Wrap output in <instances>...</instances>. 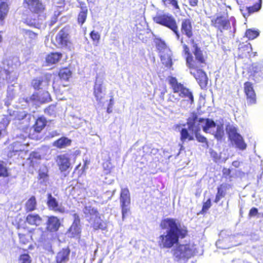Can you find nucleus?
Segmentation results:
<instances>
[{"mask_svg":"<svg viewBox=\"0 0 263 263\" xmlns=\"http://www.w3.org/2000/svg\"><path fill=\"white\" fill-rule=\"evenodd\" d=\"M259 35V31L258 30L248 29L245 32V36L249 40H252L258 37Z\"/></svg>","mask_w":263,"mask_h":263,"instance_id":"7c9ffc66","label":"nucleus"},{"mask_svg":"<svg viewBox=\"0 0 263 263\" xmlns=\"http://www.w3.org/2000/svg\"><path fill=\"white\" fill-rule=\"evenodd\" d=\"M98 211L97 210H94V213L95 214H98Z\"/></svg>","mask_w":263,"mask_h":263,"instance_id":"e2e57ef3","label":"nucleus"},{"mask_svg":"<svg viewBox=\"0 0 263 263\" xmlns=\"http://www.w3.org/2000/svg\"><path fill=\"white\" fill-rule=\"evenodd\" d=\"M198 1H190L191 5L194 6L197 5Z\"/></svg>","mask_w":263,"mask_h":263,"instance_id":"052dcab7","label":"nucleus"},{"mask_svg":"<svg viewBox=\"0 0 263 263\" xmlns=\"http://www.w3.org/2000/svg\"><path fill=\"white\" fill-rule=\"evenodd\" d=\"M8 149L7 156L9 158H12L13 156L18 155V153L22 151L21 149L15 148V145L13 144L10 145Z\"/></svg>","mask_w":263,"mask_h":263,"instance_id":"c9c22d12","label":"nucleus"},{"mask_svg":"<svg viewBox=\"0 0 263 263\" xmlns=\"http://www.w3.org/2000/svg\"><path fill=\"white\" fill-rule=\"evenodd\" d=\"M191 18H186L181 21L180 31L182 35L188 39H191L190 43L192 45L193 50L192 51L195 58L190 52L189 47L184 43L183 39H181V43L183 44V49L186 55V64L190 70V73L195 78L200 86L201 89L206 88L208 78L204 71L201 69L203 65L206 64V59L203 52L194 39L193 36V27Z\"/></svg>","mask_w":263,"mask_h":263,"instance_id":"f03ea898","label":"nucleus"},{"mask_svg":"<svg viewBox=\"0 0 263 263\" xmlns=\"http://www.w3.org/2000/svg\"><path fill=\"white\" fill-rule=\"evenodd\" d=\"M53 44L57 47L70 50L73 45L70 29L65 26L56 34Z\"/></svg>","mask_w":263,"mask_h":263,"instance_id":"20e7f679","label":"nucleus"},{"mask_svg":"<svg viewBox=\"0 0 263 263\" xmlns=\"http://www.w3.org/2000/svg\"><path fill=\"white\" fill-rule=\"evenodd\" d=\"M43 219L41 216L36 213H30L28 214L25 218V222L28 224L32 226L38 227L41 224Z\"/></svg>","mask_w":263,"mask_h":263,"instance_id":"5701e85b","label":"nucleus"},{"mask_svg":"<svg viewBox=\"0 0 263 263\" xmlns=\"http://www.w3.org/2000/svg\"><path fill=\"white\" fill-rule=\"evenodd\" d=\"M113 104H114V99H113V98H110L109 99V103L107 107L106 111L107 112V113L110 114L111 112H112V107Z\"/></svg>","mask_w":263,"mask_h":263,"instance_id":"5fc2aeb1","label":"nucleus"},{"mask_svg":"<svg viewBox=\"0 0 263 263\" xmlns=\"http://www.w3.org/2000/svg\"><path fill=\"white\" fill-rule=\"evenodd\" d=\"M224 135V130L222 126L218 125L214 135L215 138L218 140H221Z\"/></svg>","mask_w":263,"mask_h":263,"instance_id":"ea45409f","label":"nucleus"},{"mask_svg":"<svg viewBox=\"0 0 263 263\" xmlns=\"http://www.w3.org/2000/svg\"><path fill=\"white\" fill-rule=\"evenodd\" d=\"M80 8L81 10L78 15L77 22L79 24L82 26L85 22L87 18L88 6L84 2H81L80 3Z\"/></svg>","mask_w":263,"mask_h":263,"instance_id":"4be33fe9","label":"nucleus"},{"mask_svg":"<svg viewBox=\"0 0 263 263\" xmlns=\"http://www.w3.org/2000/svg\"><path fill=\"white\" fill-rule=\"evenodd\" d=\"M219 6L221 9L222 8H226V10H227V8H229L230 9H231L230 6L226 5L224 3H222L221 4H219Z\"/></svg>","mask_w":263,"mask_h":263,"instance_id":"bf43d9fd","label":"nucleus"},{"mask_svg":"<svg viewBox=\"0 0 263 263\" xmlns=\"http://www.w3.org/2000/svg\"><path fill=\"white\" fill-rule=\"evenodd\" d=\"M180 140L182 142L185 141L186 140L192 141L194 140L193 136L190 135L186 128H182L180 131Z\"/></svg>","mask_w":263,"mask_h":263,"instance_id":"473e14b6","label":"nucleus"},{"mask_svg":"<svg viewBox=\"0 0 263 263\" xmlns=\"http://www.w3.org/2000/svg\"><path fill=\"white\" fill-rule=\"evenodd\" d=\"M87 161H85L84 163V165L83 166L81 167V169L79 168L81 166V163L77 165L73 171V173H77L79 176L82 175L83 174H84L85 172L86 169L87 168Z\"/></svg>","mask_w":263,"mask_h":263,"instance_id":"a19ab883","label":"nucleus"},{"mask_svg":"<svg viewBox=\"0 0 263 263\" xmlns=\"http://www.w3.org/2000/svg\"><path fill=\"white\" fill-rule=\"evenodd\" d=\"M223 175L224 177L227 178L228 176H230L231 173V170L230 168H223L222 170Z\"/></svg>","mask_w":263,"mask_h":263,"instance_id":"4d7b16f0","label":"nucleus"},{"mask_svg":"<svg viewBox=\"0 0 263 263\" xmlns=\"http://www.w3.org/2000/svg\"><path fill=\"white\" fill-rule=\"evenodd\" d=\"M62 223L60 219L56 216L50 215L47 217L46 222V230L50 233H56L59 230Z\"/></svg>","mask_w":263,"mask_h":263,"instance_id":"4468645a","label":"nucleus"},{"mask_svg":"<svg viewBox=\"0 0 263 263\" xmlns=\"http://www.w3.org/2000/svg\"><path fill=\"white\" fill-rule=\"evenodd\" d=\"M24 7L33 13L40 14L45 10V5L42 1H24Z\"/></svg>","mask_w":263,"mask_h":263,"instance_id":"f8f14e48","label":"nucleus"},{"mask_svg":"<svg viewBox=\"0 0 263 263\" xmlns=\"http://www.w3.org/2000/svg\"><path fill=\"white\" fill-rule=\"evenodd\" d=\"M231 187V185L229 184L222 183L217 188V193L216 194L214 202L218 203L221 198L225 197L227 194V191Z\"/></svg>","mask_w":263,"mask_h":263,"instance_id":"b1692460","label":"nucleus"},{"mask_svg":"<svg viewBox=\"0 0 263 263\" xmlns=\"http://www.w3.org/2000/svg\"><path fill=\"white\" fill-rule=\"evenodd\" d=\"M70 249L68 247L62 248L57 254L55 263H67L69 260Z\"/></svg>","mask_w":263,"mask_h":263,"instance_id":"aec40b11","label":"nucleus"},{"mask_svg":"<svg viewBox=\"0 0 263 263\" xmlns=\"http://www.w3.org/2000/svg\"><path fill=\"white\" fill-rule=\"evenodd\" d=\"M25 210L29 213L35 211L37 209V200L34 196H31L25 203Z\"/></svg>","mask_w":263,"mask_h":263,"instance_id":"cd10ccee","label":"nucleus"},{"mask_svg":"<svg viewBox=\"0 0 263 263\" xmlns=\"http://www.w3.org/2000/svg\"><path fill=\"white\" fill-rule=\"evenodd\" d=\"M199 130V129H196L195 131V135L197 140L199 142L207 143L208 141L206 138L204 136L200 135L198 132Z\"/></svg>","mask_w":263,"mask_h":263,"instance_id":"de8ad7c7","label":"nucleus"},{"mask_svg":"<svg viewBox=\"0 0 263 263\" xmlns=\"http://www.w3.org/2000/svg\"><path fill=\"white\" fill-rule=\"evenodd\" d=\"M63 57V54L60 52H51L45 57V63L47 66H51L58 63Z\"/></svg>","mask_w":263,"mask_h":263,"instance_id":"412c9836","label":"nucleus"},{"mask_svg":"<svg viewBox=\"0 0 263 263\" xmlns=\"http://www.w3.org/2000/svg\"><path fill=\"white\" fill-rule=\"evenodd\" d=\"M156 46L158 50H161L166 48V44L164 41H161V40H158L156 43Z\"/></svg>","mask_w":263,"mask_h":263,"instance_id":"603ef678","label":"nucleus"},{"mask_svg":"<svg viewBox=\"0 0 263 263\" xmlns=\"http://www.w3.org/2000/svg\"><path fill=\"white\" fill-rule=\"evenodd\" d=\"M73 217L74 218L73 221L68 229V232L71 234V237H74L80 236L81 233V220L78 214H74Z\"/></svg>","mask_w":263,"mask_h":263,"instance_id":"a211bd4d","label":"nucleus"},{"mask_svg":"<svg viewBox=\"0 0 263 263\" xmlns=\"http://www.w3.org/2000/svg\"><path fill=\"white\" fill-rule=\"evenodd\" d=\"M49 177L48 171L47 168L44 171L39 170L38 174V179L42 182H46L48 180Z\"/></svg>","mask_w":263,"mask_h":263,"instance_id":"58836bf2","label":"nucleus"},{"mask_svg":"<svg viewBox=\"0 0 263 263\" xmlns=\"http://www.w3.org/2000/svg\"><path fill=\"white\" fill-rule=\"evenodd\" d=\"M9 10L8 4L5 1L0 2V24H3Z\"/></svg>","mask_w":263,"mask_h":263,"instance_id":"c85d7f7f","label":"nucleus"},{"mask_svg":"<svg viewBox=\"0 0 263 263\" xmlns=\"http://www.w3.org/2000/svg\"><path fill=\"white\" fill-rule=\"evenodd\" d=\"M51 74H45L44 77L36 78L31 81V86L35 90H39L49 85Z\"/></svg>","mask_w":263,"mask_h":263,"instance_id":"f3484780","label":"nucleus"},{"mask_svg":"<svg viewBox=\"0 0 263 263\" xmlns=\"http://www.w3.org/2000/svg\"><path fill=\"white\" fill-rule=\"evenodd\" d=\"M204 121H205V119L201 118H200L199 119V122H204Z\"/></svg>","mask_w":263,"mask_h":263,"instance_id":"680f3d73","label":"nucleus"},{"mask_svg":"<svg viewBox=\"0 0 263 263\" xmlns=\"http://www.w3.org/2000/svg\"><path fill=\"white\" fill-rule=\"evenodd\" d=\"M10 176V173L7 164L3 160H0V177L6 178L2 182L1 185L3 186H8L10 183L9 177Z\"/></svg>","mask_w":263,"mask_h":263,"instance_id":"6ab92c4d","label":"nucleus"},{"mask_svg":"<svg viewBox=\"0 0 263 263\" xmlns=\"http://www.w3.org/2000/svg\"><path fill=\"white\" fill-rule=\"evenodd\" d=\"M72 141L66 137H62L54 141L53 143V146L59 149L66 148L70 146Z\"/></svg>","mask_w":263,"mask_h":263,"instance_id":"bb28decb","label":"nucleus"},{"mask_svg":"<svg viewBox=\"0 0 263 263\" xmlns=\"http://www.w3.org/2000/svg\"><path fill=\"white\" fill-rule=\"evenodd\" d=\"M183 148V145H180V151L182 150Z\"/></svg>","mask_w":263,"mask_h":263,"instance_id":"69168bd1","label":"nucleus"},{"mask_svg":"<svg viewBox=\"0 0 263 263\" xmlns=\"http://www.w3.org/2000/svg\"><path fill=\"white\" fill-rule=\"evenodd\" d=\"M169 85L171 86L174 93L179 92V96L186 99L191 104L194 102V97L192 92L183 84L179 83L176 77L169 76L167 78Z\"/></svg>","mask_w":263,"mask_h":263,"instance_id":"39448f33","label":"nucleus"},{"mask_svg":"<svg viewBox=\"0 0 263 263\" xmlns=\"http://www.w3.org/2000/svg\"><path fill=\"white\" fill-rule=\"evenodd\" d=\"M55 162L61 172H65L71 168L70 158L66 154L58 155L55 159Z\"/></svg>","mask_w":263,"mask_h":263,"instance_id":"ddd939ff","label":"nucleus"},{"mask_svg":"<svg viewBox=\"0 0 263 263\" xmlns=\"http://www.w3.org/2000/svg\"><path fill=\"white\" fill-rule=\"evenodd\" d=\"M72 75V70L69 67H63L59 69L58 72L59 79H54L52 83L53 91L57 96L63 95L66 91L65 88L69 86L68 82Z\"/></svg>","mask_w":263,"mask_h":263,"instance_id":"7ed1b4c3","label":"nucleus"},{"mask_svg":"<svg viewBox=\"0 0 263 263\" xmlns=\"http://www.w3.org/2000/svg\"><path fill=\"white\" fill-rule=\"evenodd\" d=\"M179 101V97L174 93H170L168 95L167 101L173 103H177Z\"/></svg>","mask_w":263,"mask_h":263,"instance_id":"09e8293b","label":"nucleus"},{"mask_svg":"<svg viewBox=\"0 0 263 263\" xmlns=\"http://www.w3.org/2000/svg\"><path fill=\"white\" fill-rule=\"evenodd\" d=\"M42 159L41 156L38 152H32L28 158L29 161L30 165L34 167L35 164L39 163Z\"/></svg>","mask_w":263,"mask_h":263,"instance_id":"c756f323","label":"nucleus"},{"mask_svg":"<svg viewBox=\"0 0 263 263\" xmlns=\"http://www.w3.org/2000/svg\"><path fill=\"white\" fill-rule=\"evenodd\" d=\"M251 45L248 44L246 45H241L239 47V50L242 53H243V51H246L247 53H249L250 51Z\"/></svg>","mask_w":263,"mask_h":263,"instance_id":"3c124183","label":"nucleus"},{"mask_svg":"<svg viewBox=\"0 0 263 263\" xmlns=\"http://www.w3.org/2000/svg\"><path fill=\"white\" fill-rule=\"evenodd\" d=\"M44 112L49 116L54 115L56 114V105L51 104L49 105L45 109Z\"/></svg>","mask_w":263,"mask_h":263,"instance_id":"c03bdc74","label":"nucleus"},{"mask_svg":"<svg viewBox=\"0 0 263 263\" xmlns=\"http://www.w3.org/2000/svg\"><path fill=\"white\" fill-rule=\"evenodd\" d=\"M2 130L0 129V138L2 136Z\"/></svg>","mask_w":263,"mask_h":263,"instance_id":"0e129e2a","label":"nucleus"},{"mask_svg":"<svg viewBox=\"0 0 263 263\" xmlns=\"http://www.w3.org/2000/svg\"><path fill=\"white\" fill-rule=\"evenodd\" d=\"M252 76L255 78H263V65H259L254 67Z\"/></svg>","mask_w":263,"mask_h":263,"instance_id":"72a5a7b5","label":"nucleus"},{"mask_svg":"<svg viewBox=\"0 0 263 263\" xmlns=\"http://www.w3.org/2000/svg\"><path fill=\"white\" fill-rule=\"evenodd\" d=\"M120 201L122 211V219H124L130 212V196L127 187L121 189L120 194Z\"/></svg>","mask_w":263,"mask_h":263,"instance_id":"6e6552de","label":"nucleus"},{"mask_svg":"<svg viewBox=\"0 0 263 263\" xmlns=\"http://www.w3.org/2000/svg\"><path fill=\"white\" fill-rule=\"evenodd\" d=\"M211 25L220 33H222L223 30L228 29L230 28V21L228 18V14L227 13V16L218 15L212 17Z\"/></svg>","mask_w":263,"mask_h":263,"instance_id":"1a4fd4ad","label":"nucleus"},{"mask_svg":"<svg viewBox=\"0 0 263 263\" xmlns=\"http://www.w3.org/2000/svg\"><path fill=\"white\" fill-rule=\"evenodd\" d=\"M226 132L229 140L233 142L236 147L241 150H244L247 147V144L245 142L242 137L237 132L236 127L232 125H227Z\"/></svg>","mask_w":263,"mask_h":263,"instance_id":"0eeeda50","label":"nucleus"},{"mask_svg":"<svg viewBox=\"0 0 263 263\" xmlns=\"http://www.w3.org/2000/svg\"><path fill=\"white\" fill-rule=\"evenodd\" d=\"M154 21L159 25L165 26L173 31L178 40L180 38L178 26L175 18L167 14H158L153 18Z\"/></svg>","mask_w":263,"mask_h":263,"instance_id":"423d86ee","label":"nucleus"},{"mask_svg":"<svg viewBox=\"0 0 263 263\" xmlns=\"http://www.w3.org/2000/svg\"><path fill=\"white\" fill-rule=\"evenodd\" d=\"M216 126V124L213 120L206 118L205 119V125L203 126L202 129L204 132L207 133L210 128L215 127Z\"/></svg>","mask_w":263,"mask_h":263,"instance_id":"4c0bfd02","label":"nucleus"},{"mask_svg":"<svg viewBox=\"0 0 263 263\" xmlns=\"http://www.w3.org/2000/svg\"><path fill=\"white\" fill-rule=\"evenodd\" d=\"M92 227L93 229L95 230H97L99 229H104L102 223L101 222H94Z\"/></svg>","mask_w":263,"mask_h":263,"instance_id":"6e6d98bb","label":"nucleus"},{"mask_svg":"<svg viewBox=\"0 0 263 263\" xmlns=\"http://www.w3.org/2000/svg\"><path fill=\"white\" fill-rule=\"evenodd\" d=\"M51 100V96L47 91L43 92L40 95L37 92H34L30 97L24 99V101L27 103L33 102L43 104L49 102Z\"/></svg>","mask_w":263,"mask_h":263,"instance_id":"9d476101","label":"nucleus"},{"mask_svg":"<svg viewBox=\"0 0 263 263\" xmlns=\"http://www.w3.org/2000/svg\"><path fill=\"white\" fill-rule=\"evenodd\" d=\"M244 92L249 104L256 103V95L251 82L247 81L244 83Z\"/></svg>","mask_w":263,"mask_h":263,"instance_id":"2eb2a0df","label":"nucleus"},{"mask_svg":"<svg viewBox=\"0 0 263 263\" xmlns=\"http://www.w3.org/2000/svg\"><path fill=\"white\" fill-rule=\"evenodd\" d=\"M170 4L174 7L175 9H179L177 1H170Z\"/></svg>","mask_w":263,"mask_h":263,"instance_id":"13d9d810","label":"nucleus"},{"mask_svg":"<svg viewBox=\"0 0 263 263\" xmlns=\"http://www.w3.org/2000/svg\"><path fill=\"white\" fill-rule=\"evenodd\" d=\"M197 115L195 112H193L191 115V117H190L187 122V124L189 127V129L192 130L194 126H195V124L196 121L197 120Z\"/></svg>","mask_w":263,"mask_h":263,"instance_id":"e433bc0d","label":"nucleus"},{"mask_svg":"<svg viewBox=\"0 0 263 263\" xmlns=\"http://www.w3.org/2000/svg\"><path fill=\"white\" fill-rule=\"evenodd\" d=\"M16 228L17 230L21 231L23 229L25 233H22L21 232H18V235L20 239V241L22 244H26L29 241V233L30 230L27 227H25L22 226L20 222L17 223Z\"/></svg>","mask_w":263,"mask_h":263,"instance_id":"393cba45","label":"nucleus"},{"mask_svg":"<svg viewBox=\"0 0 263 263\" xmlns=\"http://www.w3.org/2000/svg\"><path fill=\"white\" fill-rule=\"evenodd\" d=\"M47 120L43 116H40L37 118L34 123L32 125L34 131L37 133H40L45 127L47 125Z\"/></svg>","mask_w":263,"mask_h":263,"instance_id":"a878e982","label":"nucleus"},{"mask_svg":"<svg viewBox=\"0 0 263 263\" xmlns=\"http://www.w3.org/2000/svg\"><path fill=\"white\" fill-rule=\"evenodd\" d=\"M240 10L245 17L249 16V6L240 4Z\"/></svg>","mask_w":263,"mask_h":263,"instance_id":"8fccbe9b","label":"nucleus"},{"mask_svg":"<svg viewBox=\"0 0 263 263\" xmlns=\"http://www.w3.org/2000/svg\"><path fill=\"white\" fill-rule=\"evenodd\" d=\"M89 35L90 39H91L93 42V44L96 45H97L99 43L100 41V34L95 30H92L90 32Z\"/></svg>","mask_w":263,"mask_h":263,"instance_id":"f704fd0d","label":"nucleus"},{"mask_svg":"<svg viewBox=\"0 0 263 263\" xmlns=\"http://www.w3.org/2000/svg\"><path fill=\"white\" fill-rule=\"evenodd\" d=\"M261 6V1H258V3H255L253 5L251 6H249V15L254 12H257L258 11Z\"/></svg>","mask_w":263,"mask_h":263,"instance_id":"a18cd8bd","label":"nucleus"},{"mask_svg":"<svg viewBox=\"0 0 263 263\" xmlns=\"http://www.w3.org/2000/svg\"><path fill=\"white\" fill-rule=\"evenodd\" d=\"M21 263H31V257L28 254L24 253L21 255L18 259Z\"/></svg>","mask_w":263,"mask_h":263,"instance_id":"49530a36","label":"nucleus"},{"mask_svg":"<svg viewBox=\"0 0 263 263\" xmlns=\"http://www.w3.org/2000/svg\"><path fill=\"white\" fill-rule=\"evenodd\" d=\"M47 205L49 210L52 211L55 213H64L65 212V208L58 202L55 198L52 196L51 193H48L47 195Z\"/></svg>","mask_w":263,"mask_h":263,"instance_id":"dca6fc26","label":"nucleus"},{"mask_svg":"<svg viewBox=\"0 0 263 263\" xmlns=\"http://www.w3.org/2000/svg\"><path fill=\"white\" fill-rule=\"evenodd\" d=\"M160 59L162 64L167 68H171L173 65V62L170 55L167 54L161 55Z\"/></svg>","mask_w":263,"mask_h":263,"instance_id":"2f4dec72","label":"nucleus"},{"mask_svg":"<svg viewBox=\"0 0 263 263\" xmlns=\"http://www.w3.org/2000/svg\"><path fill=\"white\" fill-rule=\"evenodd\" d=\"M24 36L26 39H29L32 41L35 39L37 36V34L30 30H23Z\"/></svg>","mask_w":263,"mask_h":263,"instance_id":"79ce46f5","label":"nucleus"},{"mask_svg":"<svg viewBox=\"0 0 263 263\" xmlns=\"http://www.w3.org/2000/svg\"><path fill=\"white\" fill-rule=\"evenodd\" d=\"M93 94L99 103H102L105 96V88L102 80L96 79L95 81Z\"/></svg>","mask_w":263,"mask_h":263,"instance_id":"9b49d317","label":"nucleus"},{"mask_svg":"<svg viewBox=\"0 0 263 263\" xmlns=\"http://www.w3.org/2000/svg\"><path fill=\"white\" fill-rule=\"evenodd\" d=\"M258 213V209L256 208H252L249 212V217L250 218L256 216Z\"/></svg>","mask_w":263,"mask_h":263,"instance_id":"864d4df0","label":"nucleus"},{"mask_svg":"<svg viewBox=\"0 0 263 263\" xmlns=\"http://www.w3.org/2000/svg\"><path fill=\"white\" fill-rule=\"evenodd\" d=\"M211 206V200L210 198H208L205 202H203L202 209L200 212V213L204 214L206 213Z\"/></svg>","mask_w":263,"mask_h":263,"instance_id":"37998d69","label":"nucleus"},{"mask_svg":"<svg viewBox=\"0 0 263 263\" xmlns=\"http://www.w3.org/2000/svg\"><path fill=\"white\" fill-rule=\"evenodd\" d=\"M160 227L166 230L165 233L159 236L158 245L161 248L171 249L177 245L173 250V255L178 260H187L195 253L193 243H179V240L188 235L187 228L181 227L180 222L175 218H166L161 220Z\"/></svg>","mask_w":263,"mask_h":263,"instance_id":"f257e3e1","label":"nucleus"}]
</instances>
